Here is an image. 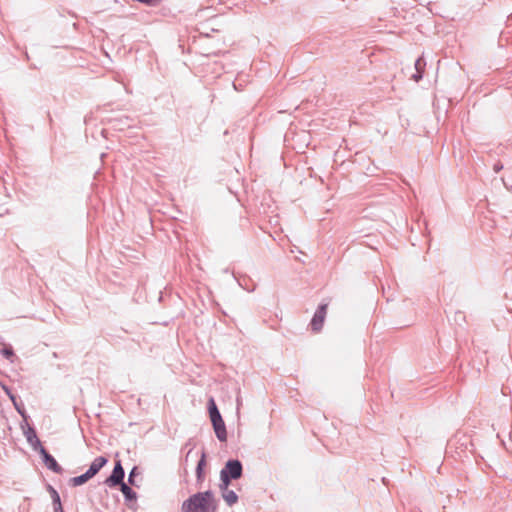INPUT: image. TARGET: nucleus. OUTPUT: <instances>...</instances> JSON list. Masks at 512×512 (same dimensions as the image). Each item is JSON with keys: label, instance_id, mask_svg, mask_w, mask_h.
I'll return each mask as SVG.
<instances>
[{"label": "nucleus", "instance_id": "1", "mask_svg": "<svg viewBox=\"0 0 512 512\" xmlns=\"http://www.w3.org/2000/svg\"><path fill=\"white\" fill-rule=\"evenodd\" d=\"M219 499L211 490L196 492L189 496L181 505L182 512H217Z\"/></svg>", "mask_w": 512, "mask_h": 512}, {"label": "nucleus", "instance_id": "2", "mask_svg": "<svg viewBox=\"0 0 512 512\" xmlns=\"http://www.w3.org/2000/svg\"><path fill=\"white\" fill-rule=\"evenodd\" d=\"M243 475V465L239 459H229L220 471V489L229 487L233 480H238Z\"/></svg>", "mask_w": 512, "mask_h": 512}, {"label": "nucleus", "instance_id": "3", "mask_svg": "<svg viewBox=\"0 0 512 512\" xmlns=\"http://www.w3.org/2000/svg\"><path fill=\"white\" fill-rule=\"evenodd\" d=\"M125 470L120 460H116L111 474L105 479L104 484L110 488L121 487L124 482Z\"/></svg>", "mask_w": 512, "mask_h": 512}, {"label": "nucleus", "instance_id": "4", "mask_svg": "<svg viewBox=\"0 0 512 512\" xmlns=\"http://www.w3.org/2000/svg\"><path fill=\"white\" fill-rule=\"evenodd\" d=\"M327 309H328V304H326V303H321L317 307V309L311 319V322H310V327L313 332H320L322 330L324 320H325V317L327 314Z\"/></svg>", "mask_w": 512, "mask_h": 512}, {"label": "nucleus", "instance_id": "5", "mask_svg": "<svg viewBox=\"0 0 512 512\" xmlns=\"http://www.w3.org/2000/svg\"><path fill=\"white\" fill-rule=\"evenodd\" d=\"M37 452L40 454L41 459L47 469L57 474H61L63 472L61 465H59L56 459L47 451L44 446L41 447V449H39Z\"/></svg>", "mask_w": 512, "mask_h": 512}, {"label": "nucleus", "instance_id": "6", "mask_svg": "<svg viewBox=\"0 0 512 512\" xmlns=\"http://www.w3.org/2000/svg\"><path fill=\"white\" fill-rule=\"evenodd\" d=\"M24 423L25 426L22 425L21 427L23 429L26 440L32 446L33 450L37 452L39 449H41V447H43V445L37 436L35 428L29 425L27 421Z\"/></svg>", "mask_w": 512, "mask_h": 512}, {"label": "nucleus", "instance_id": "7", "mask_svg": "<svg viewBox=\"0 0 512 512\" xmlns=\"http://www.w3.org/2000/svg\"><path fill=\"white\" fill-rule=\"evenodd\" d=\"M206 465H207V454H206L205 450H202L200 459L197 462L196 470H195L196 480H197V483H199V484H201L205 479L204 470H205Z\"/></svg>", "mask_w": 512, "mask_h": 512}, {"label": "nucleus", "instance_id": "8", "mask_svg": "<svg viewBox=\"0 0 512 512\" xmlns=\"http://www.w3.org/2000/svg\"><path fill=\"white\" fill-rule=\"evenodd\" d=\"M120 491L124 496V500L126 505L129 508H133L132 503H135L137 500V493L126 483H122L120 487Z\"/></svg>", "mask_w": 512, "mask_h": 512}, {"label": "nucleus", "instance_id": "9", "mask_svg": "<svg viewBox=\"0 0 512 512\" xmlns=\"http://www.w3.org/2000/svg\"><path fill=\"white\" fill-rule=\"evenodd\" d=\"M108 463V458L105 456L96 457L93 462L90 464L87 472L92 477L96 476L99 471Z\"/></svg>", "mask_w": 512, "mask_h": 512}, {"label": "nucleus", "instance_id": "10", "mask_svg": "<svg viewBox=\"0 0 512 512\" xmlns=\"http://www.w3.org/2000/svg\"><path fill=\"white\" fill-rule=\"evenodd\" d=\"M207 409L211 423L223 420L222 415L213 397L209 398L207 403Z\"/></svg>", "mask_w": 512, "mask_h": 512}, {"label": "nucleus", "instance_id": "11", "mask_svg": "<svg viewBox=\"0 0 512 512\" xmlns=\"http://www.w3.org/2000/svg\"><path fill=\"white\" fill-rule=\"evenodd\" d=\"M215 435L220 442L227 441V430L224 420L212 423Z\"/></svg>", "mask_w": 512, "mask_h": 512}, {"label": "nucleus", "instance_id": "12", "mask_svg": "<svg viewBox=\"0 0 512 512\" xmlns=\"http://www.w3.org/2000/svg\"><path fill=\"white\" fill-rule=\"evenodd\" d=\"M5 391H6L7 395L9 396L10 400L12 401L17 412L23 417L24 422H26L27 414H26L23 403L21 401L18 402L17 397L14 394H12L8 389L5 388Z\"/></svg>", "mask_w": 512, "mask_h": 512}, {"label": "nucleus", "instance_id": "13", "mask_svg": "<svg viewBox=\"0 0 512 512\" xmlns=\"http://www.w3.org/2000/svg\"><path fill=\"white\" fill-rule=\"evenodd\" d=\"M92 478L93 477L91 475H89V473L86 471L85 473H83L79 476L70 478L69 485L72 487H78V486H81V485L87 483Z\"/></svg>", "mask_w": 512, "mask_h": 512}, {"label": "nucleus", "instance_id": "14", "mask_svg": "<svg viewBox=\"0 0 512 512\" xmlns=\"http://www.w3.org/2000/svg\"><path fill=\"white\" fill-rule=\"evenodd\" d=\"M220 490L222 491V497L228 506H233L238 502V495L233 490H229L228 488Z\"/></svg>", "mask_w": 512, "mask_h": 512}, {"label": "nucleus", "instance_id": "15", "mask_svg": "<svg viewBox=\"0 0 512 512\" xmlns=\"http://www.w3.org/2000/svg\"><path fill=\"white\" fill-rule=\"evenodd\" d=\"M110 122L114 123V127L123 130L124 127H130L132 120L128 116H122L119 118H113L110 120Z\"/></svg>", "mask_w": 512, "mask_h": 512}, {"label": "nucleus", "instance_id": "16", "mask_svg": "<svg viewBox=\"0 0 512 512\" xmlns=\"http://www.w3.org/2000/svg\"><path fill=\"white\" fill-rule=\"evenodd\" d=\"M140 475V471H139V468L137 466H134L131 470H130V473L128 475V484L131 485V486H136L138 487L136 481H135V478L137 476Z\"/></svg>", "mask_w": 512, "mask_h": 512}, {"label": "nucleus", "instance_id": "17", "mask_svg": "<svg viewBox=\"0 0 512 512\" xmlns=\"http://www.w3.org/2000/svg\"><path fill=\"white\" fill-rule=\"evenodd\" d=\"M46 490L50 494L52 504L61 501L58 491L50 484H46Z\"/></svg>", "mask_w": 512, "mask_h": 512}, {"label": "nucleus", "instance_id": "18", "mask_svg": "<svg viewBox=\"0 0 512 512\" xmlns=\"http://www.w3.org/2000/svg\"><path fill=\"white\" fill-rule=\"evenodd\" d=\"M1 354L8 360H11L14 356H15V353L12 349V347L10 346H5L2 350H1Z\"/></svg>", "mask_w": 512, "mask_h": 512}, {"label": "nucleus", "instance_id": "19", "mask_svg": "<svg viewBox=\"0 0 512 512\" xmlns=\"http://www.w3.org/2000/svg\"><path fill=\"white\" fill-rule=\"evenodd\" d=\"M248 280L249 279H246V278L243 279V282L239 280V285L241 287H243L244 289H246L248 292H253L255 290L256 286H255V284H253L252 287H249L248 282H247Z\"/></svg>", "mask_w": 512, "mask_h": 512}, {"label": "nucleus", "instance_id": "20", "mask_svg": "<svg viewBox=\"0 0 512 512\" xmlns=\"http://www.w3.org/2000/svg\"><path fill=\"white\" fill-rule=\"evenodd\" d=\"M426 63L424 61V59L422 57H419L416 61H415V69L418 71V68H420V70H423L424 71V67H425Z\"/></svg>", "mask_w": 512, "mask_h": 512}, {"label": "nucleus", "instance_id": "21", "mask_svg": "<svg viewBox=\"0 0 512 512\" xmlns=\"http://www.w3.org/2000/svg\"><path fill=\"white\" fill-rule=\"evenodd\" d=\"M423 73L424 71L418 68V71L416 70V73L412 75V79L416 82H419L423 78Z\"/></svg>", "mask_w": 512, "mask_h": 512}, {"label": "nucleus", "instance_id": "22", "mask_svg": "<svg viewBox=\"0 0 512 512\" xmlns=\"http://www.w3.org/2000/svg\"><path fill=\"white\" fill-rule=\"evenodd\" d=\"M52 505H53L54 512H64L63 505H62L61 501L53 503Z\"/></svg>", "mask_w": 512, "mask_h": 512}, {"label": "nucleus", "instance_id": "23", "mask_svg": "<svg viewBox=\"0 0 512 512\" xmlns=\"http://www.w3.org/2000/svg\"><path fill=\"white\" fill-rule=\"evenodd\" d=\"M503 169V164L501 162H496L493 166V170L495 173L500 172Z\"/></svg>", "mask_w": 512, "mask_h": 512}, {"label": "nucleus", "instance_id": "24", "mask_svg": "<svg viewBox=\"0 0 512 512\" xmlns=\"http://www.w3.org/2000/svg\"><path fill=\"white\" fill-rule=\"evenodd\" d=\"M236 402H237V410H239L240 406L242 405V400L239 396L237 397Z\"/></svg>", "mask_w": 512, "mask_h": 512}, {"label": "nucleus", "instance_id": "25", "mask_svg": "<svg viewBox=\"0 0 512 512\" xmlns=\"http://www.w3.org/2000/svg\"><path fill=\"white\" fill-rule=\"evenodd\" d=\"M512 17V14L509 16V18Z\"/></svg>", "mask_w": 512, "mask_h": 512}]
</instances>
